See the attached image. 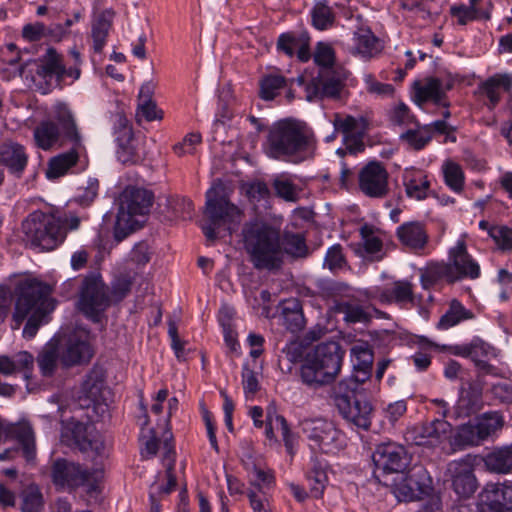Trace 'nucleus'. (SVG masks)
Instances as JSON below:
<instances>
[{"instance_id": "nucleus-1", "label": "nucleus", "mask_w": 512, "mask_h": 512, "mask_svg": "<svg viewBox=\"0 0 512 512\" xmlns=\"http://www.w3.org/2000/svg\"><path fill=\"white\" fill-rule=\"evenodd\" d=\"M51 292V286L37 278L20 279L14 290L11 328L18 330L26 321L22 335L27 340L34 338L46 315L55 307Z\"/></svg>"}, {"instance_id": "nucleus-2", "label": "nucleus", "mask_w": 512, "mask_h": 512, "mask_svg": "<svg viewBox=\"0 0 512 512\" xmlns=\"http://www.w3.org/2000/svg\"><path fill=\"white\" fill-rule=\"evenodd\" d=\"M315 146L314 133L304 121L286 118L269 129L266 154L275 160L301 163L312 157Z\"/></svg>"}, {"instance_id": "nucleus-3", "label": "nucleus", "mask_w": 512, "mask_h": 512, "mask_svg": "<svg viewBox=\"0 0 512 512\" xmlns=\"http://www.w3.org/2000/svg\"><path fill=\"white\" fill-rule=\"evenodd\" d=\"M481 269L478 262L469 254L463 237L457 240L448 251L446 262H430L421 270V283L429 288L439 280L449 283L463 279L475 280L480 277Z\"/></svg>"}, {"instance_id": "nucleus-4", "label": "nucleus", "mask_w": 512, "mask_h": 512, "mask_svg": "<svg viewBox=\"0 0 512 512\" xmlns=\"http://www.w3.org/2000/svg\"><path fill=\"white\" fill-rule=\"evenodd\" d=\"M206 222L202 225L203 233L210 241L217 239L222 231L232 233L233 224H238L242 211L230 202L222 184H214L206 192L204 209Z\"/></svg>"}, {"instance_id": "nucleus-5", "label": "nucleus", "mask_w": 512, "mask_h": 512, "mask_svg": "<svg viewBox=\"0 0 512 512\" xmlns=\"http://www.w3.org/2000/svg\"><path fill=\"white\" fill-rule=\"evenodd\" d=\"M246 247L255 268L271 271L281 267L283 249L280 233L275 228L254 225L246 234Z\"/></svg>"}, {"instance_id": "nucleus-6", "label": "nucleus", "mask_w": 512, "mask_h": 512, "mask_svg": "<svg viewBox=\"0 0 512 512\" xmlns=\"http://www.w3.org/2000/svg\"><path fill=\"white\" fill-rule=\"evenodd\" d=\"M339 346L322 343L309 353L300 368L302 382L309 387H319L334 380L341 369Z\"/></svg>"}, {"instance_id": "nucleus-7", "label": "nucleus", "mask_w": 512, "mask_h": 512, "mask_svg": "<svg viewBox=\"0 0 512 512\" xmlns=\"http://www.w3.org/2000/svg\"><path fill=\"white\" fill-rule=\"evenodd\" d=\"M153 202V194L144 189L129 186L120 196L114 235L121 241L131 232L139 229Z\"/></svg>"}, {"instance_id": "nucleus-8", "label": "nucleus", "mask_w": 512, "mask_h": 512, "mask_svg": "<svg viewBox=\"0 0 512 512\" xmlns=\"http://www.w3.org/2000/svg\"><path fill=\"white\" fill-rule=\"evenodd\" d=\"M22 233L25 244L39 251L53 250L63 242L66 235L54 214L40 210L33 211L23 220Z\"/></svg>"}, {"instance_id": "nucleus-9", "label": "nucleus", "mask_w": 512, "mask_h": 512, "mask_svg": "<svg viewBox=\"0 0 512 512\" xmlns=\"http://www.w3.org/2000/svg\"><path fill=\"white\" fill-rule=\"evenodd\" d=\"M300 430L313 452L336 455L347 445L345 433L326 418H306L300 422Z\"/></svg>"}, {"instance_id": "nucleus-10", "label": "nucleus", "mask_w": 512, "mask_h": 512, "mask_svg": "<svg viewBox=\"0 0 512 512\" xmlns=\"http://www.w3.org/2000/svg\"><path fill=\"white\" fill-rule=\"evenodd\" d=\"M52 481L60 488H75L85 486L87 492H95L103 478L99 468L83 469L79 464L65 459H57L52 466Z\"/></svg>"}, {"instance_id": "nucleus-11", "label": "nucleus", "mask_w": 512, "mask_h": 512, "mask_svg": "<svg viewBox=\"0 0 512 512\" xmlns=\"http://www.w3.org/2000/svg\"><path fill=\"white\" fill-rule=\"evenodd\" d=\"M351 391L344 384L334 387L333 401L339 414L358 428L368 430L371 426L373 407L362 394H347Z\"/></svg>"}, {"instance_id": "nucleus-12", "label": "nucleus", "mask_w": 512, "mask_h": 512, "mask_svg": "<svg viewBox=\"0 0 512 512\" xmlns=\"http://www.w3.org/2000/svg\"><path fill=\"white\" fill-rule=\"evenodd\" d=\"M114 135L117 142V158L123 164H137L145 159V139L133 134L126 117L116 114L114 117Z\"/></svg>"}, {"instance_id": "nucleus-13", "label": "nucleus", "mask_w": 512, "mask_h": 512, "mask_svg": "<svg viewBox=\"0 0 512 512\" xmlns=\"http://www.w3.org/2000/svg\"><path fill=\"white\" fill-rule=\"evenodd\" d=\"M62 437L93 460L104 458L107 454V443L93 425L80 422L68 423Z\"/></svg>"}, {"instance_id": "nucleus-14", "label": "nucleus", "mask_w": 512, "mask_h": 512, "mask_svg": "<svg viewBox=\"0 0 512 512\" xmlns=\"http://www.w3.org/2000/svg\"><path fill=\"white\" fill-rule=\"evenodd\" d=\"M432 492L431 478L421 466L414 467L407 475H399L392 485V493L399 501L422 500Z\"/></svg>"}, {"instance_id": "nucleus-15", "label": "nucleus", "mask_w": 512, "mask_h": 512, "mask_svg": "<svg viewBox=\"0 0 512 512\" xmlns=\"http://www.w3.org/2000/svg\"><path fill=\"white\" fill-rule=\"evenodd\" d=\"M504 418L498 412H486L473 421L462 425L457 433L458 441L463 445H479L495 436L503 427Z\"/></svg>"}, {"instance_id": "nucleus-16", "label": "nucleus", "mask_w": 512, "mask_h": 512, "mask_svg": "<svg viewBox=\"0 0 512 512\" xmlns=\"http://www.w3.org/2000/svg\"><path fill=\"white\" fill-rule=\"evenodd\" d=\"M109 306L108 288L99 276L86 277L80 289L78 307L93 321H99Z\"/></svg>"}, {"instance_id": "nucleus-17", "label": "nucleus", "mask_w": 512, "mask_h": 512, "mask_svg": "<svg viewBox=\"0 0 512 512\" xmlns=\"http://www.w3.org/2000/svg\"><path fill=\"white\" fill-rule=\"evenodd\" d=\"M451 435V424L444 419H435L431 422L408 428L405 433V439L418 446L442 448L449 442Z\"/></svg>"}, {"instance_id": "nucleus-18", "label": "nucleus", "mask_w": 512, "mask_h": 512, "mask_svg": "<svg viewBox=\"0 0 512 512\" xmlns=\"http://www.w3.org/2000/svg\"><path fill=\"white\" fill-rule=\"evenodd\" d=\"M389 174L379 162H370L359 173V189L370 198H383L389 191Z\"/></svg>"}, {"instance_id": "nucleus-19", "label": "nucleus", "mask_w": 512, "mask_h": 512, "mask_svg": "<svg viewBox=\"0 0 512 512\" xmlns=\"http://www.w3.org/2000/svg\"><path fill=\"white\" fill-rule=\"evenodd\" d=\"M373 461L377 469L387 473H401L409 464L405 448L396 443H382L373 453Z\"/></svg>"}, {"instance_id": "nucleus-20", "label": "nucleus", "mask_w": 512, "mask_h": 512, "mask_svg": "<svg viewBox=\"0 0 512 512\" xmlns=\"http://www.w3.org/2000/svg\"><path fill=\"white\" fill-rule=\"evenodd\" d=\"M94 355L90 336L84 331L69 337L60 353V361L65 367L88 363Z\"/></svg>"}, {"instance_id": "nucleus-21", "label": "nucleus", "mask_w": 512, "mask_h": 512, "mask_svg": "<svg viewBox=\"0 0 512 512\" xmlns=\"http://www.w3.org/2000/svg\"><path fill=\"white\" fill-rule=\"evenodd\" d=\"M70 145L71 148L67 152L60 153L49 160L46 176L48 179H57L64 176L70 168L86 156V147L83 140L62 141V146Z\"/></svg>"}, {"instance_id": "nucleus-22", "label": "nucleus", "mask_w": 512, "mask_h": 512, "mask_svg": "<svg viewBox=\"0 0 512 512\" xmlns=\"http://www.w3.org/2000/svg\"><path fill=\"white\" fill-rule=\"evenodd\" d=\"M512 89V74H494L486 80L482 81L477 88V94L486 98V105L493 109L500 102L501 97L505 93H510Z\"/></svg>"}, {"instance_id": "nucleus-23", "label": "nucleus", "mask_w": 512, "mask_h": 512, "mask_svg": "<svg viewBox=\"0 0 512 512\" xmlns=\"http://www.w3.org/2000/svg\"><path fill=\"white\" fill-rule=\"evenodd\" d=\"M343 86L339 77L322 72L306 85V98L308 101L323 98L336 99L340 96Z\"/></svg>"}, {"instance_id": "nucleus-24", "label": "nucleus", "mask_w": 512, "mask_h": 512, "mask_svg": "<svg viewBox=\"0 0 512 512\" xmlns=\"http://www.w3.org/2000/svg\"><path fill=\"white\" fill-rule=\"evenodd\" d=\"M0 162L17 177H20L27 166L28 154L23 145L16 142H5L0 147Z\"/></svg>"}, {"instance_id": "nucleus-25", "label": "nucleus", "mask_w": 512, "mask_h": 512, "mask_svg": "<svg viewBox=\"0 0 512 512\" xmlns=\"http://www.w3.org/2000/svg\"><path fill=\"white\" fill-rule=\"evenodd\" d=\"M453 474L454 491L461 497L471 496L477 489V481L471 465L466 461L453 462L450 465Z\"/></svg>"}, {"instance_id": "nucleus-26", "label": "nucleus", "mask_w": 512, "mask_h": 512, "mask_svg": "<svg viewBox=\"0 0 512 512\" xmlns=\"http://www.w3.org/2000/svg\"><path fill=\"white\" fill-rule=\"evenodd\" d=\"M7 436L16 439L22 447L23 455L27 462L36 459L35 435L32 426L27 421L18 422L6 426Z\"/></svg>"}, {"instance_id": "nucleus-27", "label": "nucleus", "mask_w": 512, "mask_h": 512, "mask_svg": "<svg viewBox=\"0 0 512 512\" xmlns=\"http://www.w3.org/2000/svg\"><path fill=\"white\" fill-rule=\"evenodd\" d=\"M369 296L378 299L382 303L404 305L413 301V288L408 281H396L390 288L371 291Z\"/></svg>"}, {"instance_id": "nucleus-28", "label": "nucleus", "mask_w": 512, "mask_h": 512, "mask_svg": "<svg viewBox=\"0 0 512 512\" xmlns=\"http://www.w3.org/2000/svg\"><path fill=\"white\" fill-rule=\"evenodd\" d=\"M406 195L415 200H423L428 196L430 182L424 171L416 168H406L402 175Z\"/></svg>"}, {"instance_id": "nucleus-29", "label": "nucleus", "mask_w": 512, "mask_h": 512, "mask_svg": "<svg viewBox=\"0 0 512 512\" xmlns=\"http://www.w3.org/2000/svg\"><path fill=\"white\" fill-rule=\"evenodd\" d=\"M55 119L59 123V128L62 130V141H77L83 140V136L75 121V117L64 102H57L53 106Z\"/></svg>"}, {"instance_id": "nucleus-30", "label": "nucleus", "mask_w": 512, "mask_h": 512, "mask_svg": "<svg viewBox=\"0 0 512 512\" xmlns=\"http://www.w3.org/2000/svg\"><path fill=\"white\" fill-rule=\"evenodd\" d=\"M335 132H341L344 139L349 137H361L365 134L368 127V120L363 115L352 116L348 114L336 113L331 120Z\"/></svg>"}, {"instance_id": "nucleus-31", "label": "nucleus", "mask_w": 512, "mask_h": 512, "mask_svg": "<svg viewBox=\"0 0 512 512\" xmlns=\"http://www.w3.org/2000/svg\"><path fill=\"white\" fill-rule=\"evenodd\" d=\"M113 18L114 13L109 9L94 15L91 21V38L93 40L92 48L95 53H101L106 45Z\"/></svg>"}, {"instance_id": "nucleus-32", "label": "nucleus", "mask_w": 512, "mask_h": 512, "mask_svg": "<svg viewBox=\"0 0 512 512\" xmlns=\"http://www.w3.org/2000/svg\"><path fill=\"white\" fill-rule=\"evenodd\" d=\"M336 311L343 315V319L349 324H366L380 312L369 306L356 302L343 301L336 305Z\"/></svg>"}, {"instance_id": "nucleus-33", "label": "nucleus", "mask_w": 512, "mask_h": 512, "mask_svg": "<svg viewBox=\"0 0 512 512\" xmlns=\"http://www.w3.org/2000/svg\"><path fill=\"white\" fill-rule=\"evenodd\" d=\"M482 0H469V4H454L449 9L450 16L456 20V23L460 26H465L469 22L484 19L489 20L491 18L490 10H483L479 7Z\"/></svg>"}, {"instance_id": "nucleus-34", "label": "nucleus", "mask_w": 512, "mask_h": 512, "mask_svg": "<svg viewBox=\"0 0 512 512\" xmlns=\"http://www.w3.org/2000/svg\"><path fill=\"white\" fill-rule=\"evenodd\" d=\"M399 241L413 250L423 249L428 241V235L420 222H407L397 228Z\"/></svg>"}, {"instance_id": "nucleus-35", "label": "nucleus", "mask_w": 512, "mask_h": 512, "mask_svg": "<svg viewBox=\"0 0 512 512\" xmlns=\"http://www.w3.org/2000/svg\"><path fill=\"white\" fill-rule=\"evenodd\" d=\"M35 144L42 150H50L54 145L62 146V130L50 120L40 122L33 131Z\"/></svg>"}, {"instance_id": "nucleus-36", "label": "nucleus", "mask_w": 512, "mask_h": 512, "mask_svg": "<svg viewBox=\"0 0 512 512\" xmlns=\"http://www.w3.org/2000/svg\"><path fill=\"white\" fill-rule=\"evenodd\" d=\"M446 88L443 82L438 78H428L424 82H416L414 85L415 98L418 103L433 101L436 104H442Z\"/></svg>"}, {"instance_id": "nucleus-37", "label": "nucleus", "mask_w": 512, "mask_h": 512, "mask_svg": "<svg viewBox=\"0 0 512 512\" xmlns=\"http://www.w3.org/2000/svg\"><path fill=\"white\" fill-rule=\"evenodd\" d=\"M353 41L355 52L364 59L375 57L383 48L380 40L370 30H358Z\"/></svg>"}, {"instance_id": "nucleus-38", "label": "nucleus", "mask_w": 512, "mask_h": 512, "mask_svg": "<svg viewBox=\"0 0 512 512\" xmlns=\"http://www.w3.org/2000/svg\"><path fill=\"white\" fill-rule=\"evenodd\" d=\"M484 462L492 472L500 474L512 472V445L503 446L488 453Z\"/></svg>"}, {"instance_id": "nucleus-39", "label": "nucleus", "mask_w": 512, "mask_h": 512, "mask_svg": "<svg viewBox=\"0 0 512 512\" xmlns=\"http://www.w3.org/2000/svg\"><path fill=\"white\" fill-rule=\"evenodd\" d=\"M473 318V312L465 308L460 301L454 299L450 302L448 310L441 316L437 324V328L447 330L463 321L471 320Z\"/></svg>"}, {"instance_id": "nucleus-40", "label": "nucleus", "mask_w": 512, "mask_h": 512, "mask_svg": "<svg viewBox=\"0 0 512 512\" xmlns=\"http://www.w3.org/2000/svg\"><path fill=\"white\" fill-rule=\"evenodd\" d=\"M294 178L289 173H281L274 177L272 187L279 198L287 202L299 200L302 189L294 182Z\"/></svg>"}, {"instance_id": "nucleus-41", "label": "nucleus", "mask_w": 512, "mask_h": 512, "mask_svg": "<svg viewBox=\"0 0 512 512\" xmlns=\"http://www.w3.org/2000/svg\"><path fill=\"white\" fill-rule=\"evenodd\" d=\"M471 347L475 348L473 350L475 356L471 355V360L475 363L479 371L484 374L498 375L497 369L486 360L491 356H496L494 348L479 339L473 340Z\"/></svg>"}, {"instance_id": "nucleus-42", "label": "nucleus", "mask_w": 512, "mask_h": 512, "mask_svg": "<svg viewBox=\"0 0 512 512\" xmlns=\"http://www.w3.org/2000/svg\"><path fill=\"white\" fill-rule=\"evenodd\" d=\"M284 325L292 332L300 331L305 325L301 303L297 299L284 302L282 309Z\"/></svg>"}, {"instance_id": "nucleus-43", "label": "nucleus", "mask_w": 512, "mask_h": 512, "mask_svg": "<svg viewBox=\"0 0 512 512\" xmlns=\"http://www.w3.org/2000/svg\"><path fill=\"white\" fill-rule=\"evenodd\" d=\"M400 139L414 150L423 149L432 139L431 127L429 125L417 126L415 129H408L400 135Z\"/></svg>"}, {"instance_id": "nucleus-44", "label": "nucleus", "mask_w": 512, "mask_h": 512, "mask_svg": "<svg viewBox=\"0 0 512 512\" xmlns=\"http://www.w3.org/2000/svg\"><path fill=\"white\" fill-rule=\"evenodd\" d=\"M312 466L308 472L307 478L310 481V490L314 497L322 496L326 483L328 481L325 465L316 458H312Z\"/></svg>"}, {"instance_id": "nucleus-45", "label": "nucleus", "mask_w": 512, "mask_h": 512, "mask_svg": "<svg viewBox=\"0 0 512 512\" xmlns=\"http://www.w3.org/2000/svg\"><path fill=\"white\" fill-rule=\"evenodd\" d=\"M103 373L99 369H92L81 385L83 397L91 402H96L103 387Z\"/></svg>"}, {"instance_id": "nucleus-46", "label": "nucleus", "mask_w": 512, "mask_h": 512, "mask_svg": "<svg viewBox=\"0 0 512 512\" xmlns=\"http://www.w3.org/2000/svg\"><path fill=\"white\" fill-rule=\"evenodd\" d=\"M172 439V435L169 433L168 436L165 437L163 443V465L166 467V477H167V485L162 488L164 493H170L174 487L176 486V477L174 475V446L170 442Z\"/></svg>"}, {"instance_id": "nucleus-47", "label": "nucleus", "mask_w": 512, "mask_h": 512, "mask_svg": "<svg viewBox=\"0 0 512 512\" xmlns=\"http://www.w3.org/2000/svg\"><path fill=\"white\" fill-rule=\"evenodd\" d=\"M286 85L287 80L282 75L269 74L260 82V96L264 100H272Z\"/></svg>"}, {"instance_id": "nucleus-48", "label": "nucleus", "mask_w": 512, "mask_h": 512, "mask_svg": "<svg viewBox=\"0 0 512 512\" xmlns=\"http://www.w3.org/2000/svg\"><path fill=\"white\" fill-rule=\"evenodd\" d=\"M283 256L285 254L292 257H304L307 254L305 239L300 234L286 233L281 238Z\"/></svg>"}, {"instance_id": "nucleus-49", "label": "nucleus", "mask_w": 512, "mask_h": 512, "mask_svg": "<svg viewBox=\"0 0 512 512\" xmlns=\"http://www.w3.org/2000/svg\"><path fill=\"white\" fill-rule=\"evenodd\" d=\"M22 512H39L43 507V497L39 487L30 484L21 493Z\"/></svg>"}, {"instance_id": "nucleus-50", "label": "nucleus", "mask_w": 512, "mask_h": 512, "mask_svg": "<svg viewBox=\"0 0 512 512\" xmlns=\"http://www.w3.org/2000/svg\"><path fill=\"white\" fill-rule=\"evenodd\" d=\"M445 183L455 192L464 186V172L461 166L453 161H446L442 167Z\"/></svg>"}, {"instance_id": "nucleus-51", "label": "nucleus", "mask_w": 512, "mask_h": 512, "mask_svg": "<svg viewBox=\"0 0 512 512\" xmlns=\"http://www.w3.org/2000/svg\"><path fill=\"white\" fill-rule=\"evenodd\" d=\"M313 26L318 30H326L333 25L334 14L326 2H317L311 11Z\"/></svg>"}, {"instance_id": "nucleus-52", "label": "nucleus", "mask_w": 512, "mask_h": 512, "mask_svg": "<svg viewBox=\"0 0 512 512\" xmlns=\"http://www.w3.org/2000/svg\"><path fill=\"white\" fill-rule=\"evenodd\" d=\"M42 68L46 76L54 75L59 80L63 79L66 74V67L62 62L61 56L52 48L47 50Z\"/></svg>"}, {"instance_id": "nucleus-53", "label": "nucleus", "mask_w": 512, "mask_h": 512, "mask_svg": "<svg viewBox=\"0 0 512 512\" xmlns=\"http://www.w3.org/2000/svg\"><path fill=\"white\" fill-rule=\"evenodd\" d=\"M354 368L372 369L373 352L366 342L354 344L351 348Z\"/></svg>"}, {"instance_id": "nucleus-54", "label": "nucleus", "mask_w": 512, "mask_h": 512, "mask_svg": "<svg viewBox=\"0 0 512 512\" xmlns=\"http://www.w3.org/2000/svg\"><path fill=\"white\" fill-rule=\"evenodd\" d=\"M371 370L372 369L355 368L354 374L351 377L341 380L335 387H340L344 384L351 389L348 394H362L364 391L363 385L365 381L369 379Z\"/></svg>"}, {"instance_id": "nucleus-55", "label": "nucleus", "mask_w": 512, "mask_h": 512, "mask_svg": "<svg viewBox=\"0 0 512 512\" xmlns=\"http://www.w3.org/2000/svg\"><path fill=\"white\" fill-rule=\"evenodd\" d=\"M335 50L327 42H318L314 48L313 60L322 68H331L335 63Z\"/></svg>"}, {"instance_id": "nucleus-56", "label": "nucleus", "mask_w": 512, "mask_h": 512, "mask_svg": "<svg viewBox=\"0 0 512 512\" xmlns=\"http://www.w3.org/2000/svg\"><path fill=\"white\" fill-rule=\"evenodd\" d=\"M60 355L53 346H47L38 356V365L43 376H52Z\"/></svg>"}, {"instance_id": "nucleus-57", "label": "nucleus", "mask_w": 512, "mask_h": 512, "mask_svg": "<svg viewBox=\"0 0 512 512\" xmlns=\"http://www.w3.org/2000/svg\"><path fill=\"white\" fill-rule=\"evenodd\" d=\"M482 400V388L478 385L469 384L468 389H462L460 403L468 410L473 411L480 407Z\"/></svg>"}, {"instance_id": "nucleus-58", "label": "nucleus", "mask_w": 512, "mask_h": 512, "mask_svg": "<svg viewBox=\"0 0 512 512\" xmlns=\"http://www.w3.org/2000/svg\"><path fill=\"white\" fill-rule=\"evenodd\" d=\"M489 236L501 250H512V229L506 226H493L489 228Z\"/></svg>"}, {"instance_id": "nucleus-59", "label": "nucleus", "mask_w": 512, "mask_h": 512, "mask_svg": "<svg viewBox=\"0 0 512 512\" xmlns=\"http://www.w3.org/2000/svg\"><path fill=\"white\" fill-rule=\"evenodd\" d=\"M364 83L366 90L370 94H374L379 97H390L394 94V87L388 83H381L375 79L371 74L364 76Z\"/></svg>"}, {"instance_id": "nucleus-60", "label": "nucleus", "mask_w": 512, "mask_h": 512, "mask_svg": "<svg viewBox=\"0 0 512 512\" xmlns=\"http://www.w3.org/2000/svg\"><path fill=\"white\" fill-rule=\"evenodd\" d=\"M140 441L142 444L141 455L145 458H152L157 454L158 451V440L154 435L153 429H145L142 427L140 435Z\"/></svg>"}, {"instance_id": "nucleus-61", "label": "nucleus", "mask_w": 512, "mask_h": 512, "mask_svg": "<svg viewBox=\"0 0 512 512\" xmlns=\"http://www.w3.org/2000/svg\"><path fill=\"white\" fill-rule=\"evenodd\" d=\"M302 38L303 37H298L292 33H283L277 40V50L283 52L289 57H293Z\"/></svg>"}, {"instance_id": "nucleus-62", "label": "nucleus", "mask_w": 512, "mask_h": 512, "mask_svg": "<svg viewBox=\"0 0 512 512\" xmlns=\"http://www.w3.org/2000/svg\"><path fill=\"white\" fill-rule=\"evenodd\" d=\"M201 135L199 133H189L187 134L183 140L173 146L174 153L182 157L186 154H192L195 150V147L200 144Z\"/></svg>"}, {"instance_id": "nucleus-63", "label": "nucleus", "mask_w": 512, "mask_h": 512, "mask_svg": "<svg viewBox=\"0 0 512 512\" xmlns=\"http://www.w3.org/2000/svg\"><path fill=\"white\" fill-rule=\"evenodd\" d=\"M389 118L393 124L399 126H406L414 121V116L411 114L408 106L404 103L395 105L389 113Z\"/></svg>"}, {"instance_id": "nucleus-64", "label": "nucleus", "mask_w": 512, "mask_h": 512, "mask_svg": "<svg viewBox=\"0 0 512 512\" xmlns=\"http://www.w3.org/2000/svg\"><path fill=\"white\" fill-rule=\"evenodd\" d=\"M344 263V256L342 253V247L340 245H334L330 247L326 253L324 259V266L329 270L334 271L341 268Z\"/></svg>"}]
</instances>
